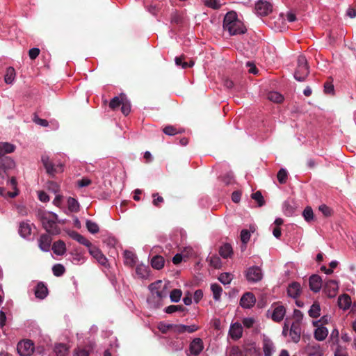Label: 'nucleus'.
<instances>
[{
  "label": "nucleus",
  "mask_w": 356,
  "mask_h": 356,
  "mask_svg": "<svg viewBox=\"0 0 356 356\" xmlns=\"http://www.w3.org/2000/svg\"><path fill=\"white\" fill-rule=\"evenodd\" d=\"M148 288L151 292V296L147 298L148 304L153 308L160 307L163 305V299L168 296L165 286H163L161 280H157L150 284Z\"/></svg>",
  "instance_id": "nucleus-1"
},
{
  "label": "nucleus",
  "mask_w": 356,
  "mask_h": 356,
  "mask_svg": "<svg viewBox=\"0 0 356 356\" xmlns=\"http://www.w3.org/2000/svg\"><path fill=\"white\" fill-rule=\"evenodd\" d=\"M36 216L41 222L43 228L48 233L51 234H59L60 229L57 226L56 222H60V221L58 220L56 213L40 209L37 211Z\"/></svg>",
  "instance_id": "nucleus-2"
},
{
  "label": "nucleus",
  "mask_w": 356,
  "mask_h": 356,
  "mask_svg": "<svg viewBox=\"0 0 356 356\" xmlns=\"http://www.w3.org/2000/svg\"><path fill=\"white\" fill-rule=\"evenodd\" d=\"M297 67L294 72V79L298 81H304L309 74V68L306 57L300 55L297 60Z\"/></svg>",
  "instance_id": "nucleus-3"
},
{
  "label": "nucleus",
  "mask_w": 356,
  "mask_h": 356,
  "mask_svg": "<svg viewBox=\"0 0 356 356\" xmlns=\"http://www.w3.org/2000/svg\"><path fill=\"white\" fill-rule=\"evenodd\" d=\"M245 276L248 282L257 283L263 279L264 273L260 267L253 266L245 270Z\"/></svg>",
  "instance_id": "nucleus-4"
},
{
  "label": "nucleus",
  "mask_w": 356,
  "mask_h": 356,
  "mask_svg": "<svg viewBox=\"0 0 356 356\" xmlns=\"http://www.w3.org/2000/svg\"><path fill=\"white\" fill-rule=\"evenodd\" d=\"M224 31H227L229 35L243 34L247 31L244 24H222Z\"/></svg>",
  "instance_id": "nucleus-5"
},
{
  "label": "nucleus",
  "mask_w": 356,
  "mask_h": 356,
  "mask_svg": "<svg viewBox=\"0 0 356 356\" xmlns=\"http://www.w3.org/2000/svg\"><path fill=\"white\" fill-rule=\"evenodd\" d=\"M41 161L47 172L50 175H54L55 173L63 171V165L60 164L55 166V165L49 161V158L47 155L42 156Z\"/></svg>",
  "instance_id": "nucleus-6"
},
{
  "label": "nucleus",
  "mask_w": 356,
  "mask_h": 356,
  "mask_svg": "<svg viewBox=\"0 0 356 356\" xmlns=\"http://www.w3.org/2000/svg\"><path fill=\"white\" fill-rule=\"evenodd\" d=\"M272 4L266 1L259 0L255 4V11L258 15L266 16L272 12Z\"/></svg>",
  "instance_id": "nucleus-7"
},
{
  "label": "nucleus",
  "mask_w": 356,
  "mask_h": 356,
  "mask_svg": "<svg viewBox=\"0 0 356 356\" xmlns=\"http://www.w3.org/2000/svg\"><path fill=\"white\" fill-rule=\"evenodd\" d=\"M34 346L31 340H26L18 343L17 351L22 356H29L33 351Z\"/></svg>",
  "instance_id": "nucleus-8"
},
{
  "label": "nucleus",
  "mask_w": 356,
  "mask_h": 356,
  "mask_svg": "<svg viewBox=\"0 0 356 356\" xmlns=\"http://www.w3.org/2000/svg\"><path fill=\"white\" fill-rule=\"evenodd\" d=\"M88 251L90 254L98 261L99 264L106 266L108 260L102 251L96 246L91 245Z\"/></svg>",
  "instance_id": "nucleus-9"
},
{
  "label": "nucleus",
  "mask_w": 356,
  "mask_h": 356,
  "mask_svg": "<svg viewBox=\"0 0 356 356\" xmlns=\"http://www.w3.org/2000/svg\"><path fill=\"white\" fill-rule=\"evenodd\" d=\"M256 302V298L251 292L245 293L240 300V305L245 309L252 308Z\"/></svg>",
  "instance_id": "nucleus-10"
},
{
  "label": "nucleus",
  "mask_w": 356,
  "mask_h": 356,
  "mask_svg": "<svg viewBox=\"0 0 356 356\" xmlns=\"http://www.w3.org/2000/svg\"><path fill=\"white\" fill-rule=\"evenodd\" d=\"M204 348L203 341L200 338H195L189 345L190 355H199Z\"/></svg>",
  "instance_id": "nucleus-11"
},
{
  "label": "nucleus",
  "mask_w": 356,
  "mask_h": 356,
  "mask_svg": "<svg viewBox=\"0 0 356 356\" xmlns=\"http://www.w3.org/2000/svg\"><path fill=\"white\" fill-rule=\"evenodd\" d=\"M307 356H323V352L321 346L315 342L309 343L305 347Z\"/></svg>",
  "instance_id": "nucleus-12"
},
{
  "label": "nucleus",
  "mask_w": 356,
  "mask_h": 356,
  "mask_svg": "<svg viewBox=\"0 0 356 356\" xmlns=\"http://www.w3.org/2000/svg\"><path fill=\"white\" fill-rule=\"evenodd\" d=\"M52 238L49 234H43L38 239V246L43 252H49L50 250Z\"/></svg>",
  "instance_id": "nucleus-13"
},
{
  "label": "nucleus",
  "mask_w": 356,
  "mask_h": 356,
  "mask_svg": "<svg viewBox=\"0 0 356 356\" xmlns=\"http://www.w3.org/2000/svg\"><path fill=\"white\" fill-rule=\"evenodd\" d=\"M338 283L335 280H328L325 285L324 291L329 298H334L338 291Z\"/></svg>",
  "instance_id": "nucleus-14"
},
{
  "label": "nucleus",
  "mask_w": 356,
  "mask_h": 356,
  "mask_svg": "<svg viewBox=\"0 0 356 356\" xmlns=\"http://www.w3.org/2000/svg\"><path fill=\"white\" fill-rule=\"evenodd\" d=\"M291 340L294 343L299 342L301 335V327L300 323L298 321H294L292 323L289 332Z\"/></svg>",
  "instance_id": "nucleus-15"
},
{
  "label": "nucleus",
  "mask_w": 356,
  "mask_h": 356,
  "mask_svg": "<svg viewBox=\"0 0 356 356\" xmlns=\"http://www.w3.org/2000/svg\"><path fill=\"white\" fill-rule=\"evenodd\" d=\"M309 285L313 292H318L322 287L321 277L318 275H312L309 279Z\"/></svg>",
  "instance_id": "nucleus-16"
},
{
  "label": "nucleus",
  "mask_w": 356,
  "mask_h": 356,
  "mask_svg": "<svg viewBox=\"0 0 356 356\" xmlns=\"http://www.w3.org/2000/svg\"><path fill=\"white\" fill-rule=\"evenodd\" d=\"M243 327L239 323H233L229 330V335L234 340H238L242 337Z\"/></svg>",
  "instance_id": "nucleus-17"
},
{
  "label": "nucleus",
  "mask_w": 356,
  "mask_h": 356,
  "mask_svg": "<svg viewBox=\"0 0 356 356\" xmlns=\"http://www.w3.org/2000/svg\"><path fill=\"white\" fill-rule=\"evenodd\" d=\"M301 293V286L300 283L293 282L291 283L287 288V294L292 298H297Z\"/></svg>",
  "instance_id": "nucleus-18"
},
{
  "label": "nucleus",
  "mask_w": 356,
  "mask_h": 356,
  "mask_svg": "<svg viewBox=\"0 0 356 356\" xmlns=\"http://www.w3.org/2000/svg\"><path fill=\"white\" fill-rule=\"evenodd\" d=\"M123 255H124V263L126 266H128L132 268L136 264L138 257L134 252H133L132 251H129V250H125L124 252Z\"/></svg>",
  "instance_id": "nucleus-19"
},
{
  "label": "nucleus",
  "mask_w": 356,
  "mask_h": 356,
  "mask_svg": "<svg viewBox=\"0 0 356 356\" xmlns=\"http://www.w3.org/2000/svg\"><path fill=\"white\" fill-rule=\"evenodd\" d=\"M68 235L70 238L77 241L81 245L86 246L88 248L92 245V243L83 235L80 234L76 231H70Z\"/></svg>",
  "instance_id": "nucleus-20"
},
{
  "label": "nucleus",
  "mask_w": 356,
  "mask_h": 356,
  "mask_svg": "<svg viewBox=\"0 0 356 356\" xmlns=\"http://www.w3.org/2000/svg\"><path fill=\"white\" fill-rule=\"evenodd\" d=\"M33 224H30L28 221L22 222L19 226V233L20 236L24 238H29L31 234V226Z\"/></svg>",
  "instance_id": "nucleus-21"
},
{
  "label": "nucleus",
  "mask_w": 356,
  "mask_h": 356,
  "mask_svg": "<svg viewBox=\"0 0 356 356\" xmlns=\"http://www.w3.org/2000/svg\"><path fill=\"white\" fill-rule=\"evenodd\" d=\"M286 314V309L285 307L282 305H280L276 307L272 314H271V318L275 322H280L283 320L284 315Z\"/></svg>",
  "instance_id": "nucleus-22"
},
{
  "label": "nucleus",
  "mask_w": 356,
  "mask_h": 356,
  "mask_svg": "<svg viewBox=\"0 0 356 356\" xmlns=\"http://www.w3.org/2000/svg\"><path fill=\"white\" fill-rule=\"evenodd\" d=\"M338 305L343 310H347L351 305V298L348 294H342L338 298Z\"/></svg>",
  "instance_id": "nucleus-23"
},
{
  "label": "nucleus",
  "mask_w": 356,
  "mask_h": 356,
  "mask_svg": "<svg viewBox=\"0 0 356 356\" xmlns=\"http://www.w3.org/2000/svg\"><path fill=\"white\" fill-rule=\"evenodd\" d=\"M149 267L148 266L144 265L143 264H138L136 268V275L138 276V277L144 280H146L149 277Z\"/></svg>",
  "instance_id": "nucleus-24"
},
{
  "label": "nucleus",
  "mask_w": 356,
  "mask_h": 356,
  "mask_svg": "<svg viewBox=\"0 0 356 356\" xmlns=\"http://www.w3.org/2000/svg\"><path fill=\"white\" fill-rule=\"evenodd\" d=\"M263 350L264 356H271L274 352V345L273 341L267 337L263 339Z\"/></svg>",
  "instance_id": "nucleus-25"
},
{
  "label": "nucleus",
  "mask_w": 356,
  "mask_h": 356,
  "mask_svg": "<svg viewBox=\"0 0 356 356\" xmlns=\"http://www.w3.org/2000/svg\"><path fill=\"white\" fill-rule=\"evenodd\" d=\"M48 294V289L43 282H39L35 286V296L39 299H44Z\"/></svg>",
  "instance_id": "nucleus-26"
},
{
  "label": "nucleus",
  "mask_w": 356,
  "mask_h": 356,
  "mask_svg": "<svg viewBox=\"0 0 356 356\" xmlns=\"http://www.w3.org/2000/svg\"><path fill=\"white\" fill-rule=\"evenodd\" d=\"M52 250L56 255H63L66 252V246L64 241L58 240L52 245Z\"/></svg>",
  "instance_id": "nucleus-27"
},
{
  "label": "nucleus",
  "mask_w": 356,
  "mask_h": 356,
  "mask_svg": "<svg viewBox=\"0 0 356 356\" xmlns=\"http://www.w3.org/2000/svg\"><path fill=\"white\" fill-rule=\"evenodd\" d=\"M328 334V330L325 326L321 325L318 327L314 333V338L319 341H322L327 337Z\"/></svg>",
  "instance_id": "nucleus-28"
},
{
  "label": "nucleus",
  "mask_w": 356,
  "mask_h": 356,
  "mask_svg": "<svg viewBox=\"0 0 356 356\" xmlns=\"http://www.w3.org/2000/svg\"><path fill=\"white\" fill-rule=\"evenodd\" d=\"M15 146L9 143H0V159L5 157L6 154H10L15 151Z\"/></svg>",
  "instance_id": "nucleus-29"
},
{
  "label": "nucleus",
  "mask_w": 356,
  "mask_h": 356,
  "mask_svg": "<svg viewBox=\"0 0 356 356\" xmlns=\"http://www.w3.org/2000/svg\"><path fill=\"white\" fill-rule=\"evenodd\" d=\"M54 351L56 356H67L69 353V346L63 343H57L54 346Z\"/></svg>",
  "instance_id": "nucleus-30"
},
{
  "label": "nucleus",
  "mask_w": 356,
  "mask_h": 356,
  "mask_svg": "<svg viewBox=\"0 0 356 356\" xmlns=\"http://www.w3.org/2000/svg\"><path fill=\"white\" fill-rule=\"evenodd\" d=\"M165 259L162 256L155 255L151 259V266L153 268L160 270L163 268Z\"/></svg>",
  "instance_id": "nucleus-31"
},
{
  "label": "nucleus",
  "mask_w": 356,
  "mask_h": 356,
  "mask_svg": "<svg viewBox=\"0 0 356 356\" xmlns=\"http://www.w3.org/2000/svg\"><path fill=\"white\" fill-rule=\"evenodd\" d=\"M219 254L225 259L230 257L233 254L232 245L229 243H225L220 248Z\"/></svg>",
  "instance_id": "nucleus-32"
},
{
  "label": "nucleus",
  "mask_w": 356,
  "mask_h": 356,
  "mask_svg": "<svg viewBox=\"0 0 356 356\" xmlns=\"http://www.w3.org/2000/svg\"><path fill=\"white\" fill-rule=\"evenodd\" d=\"M211 290L213 293V299L216 301H219L222 292V288L218 284L214 283L211 284Z\"/></svg>",
  "instance_id": "nucleus-33"
},
{
  "label": "nucleus",
  "mask_w": 356,
  "mask_h": 356,
  "mask_svg": "<svg viewBox=\"0 0 356 356\" xmlns=\"http://www.w3.org/2000/svg\"><path fill=\"white\" fill-rule=\"evenodd\" d=\"M309 316L312 318H318L321 315V307L318 302H314L308 311Z\"/></svg>",
  "instance_id": "nucleus-34"
},
{
  "label": "nucleus",
  "mask_w": 356,
  "mask_h": 356,
  "mask_svg": "<svg viewBox=\"0 0 356 356\" xmlns=\"http://www.w3.org/2000/svg\"><path fill=\"white\" fill-rule=\"evenodd\" d=\"M15 70L13 67H8L4 76L5 82L7 84L13 83L15 79Z\"/></svg>",
  "instance_id": "nucleus-35"
},
{
  "label": "nucleus",
  "mask_w": 356,
  "mask_h": 356,
  "mask_svg": "<svg viewBox=\"0 0 356 356\" xmlns=\"http://www.w3.org/2000/svg\"><path fill=\"white\" fill-rule=\"evenodd\" d=\"M222 22L232 23V22H241L238 19V15H237L236 12L234 10H231L225 15Z\"/></svg>",
  "instance_id": "nucleus-36"
},
{
  "label": "nucleus",
  "mask_w": 356,
  "mask_h": 356,
  "mask_svg": "<svg viewBox=\"0 0 356 356\" xmlns=\"http://www.w3.org/2000/svg\"><path fill=\"white\" fill-rule=\"evenodd\" d=\"M125 99V96L124 95H121L120 97L115 96L113 98L111 99L109 103V107L115 110L117 108H118Z\"/></svg>",
  "instance_id": "nucleus-37"
},
{
  "label": "nucleus",
  "mask_w": 356,
  "mask_h": 356,
  "mask_svg": "<svg viewBox=\"0 0 356 356\" xmlns=\"http://www.w3.org/2000/svg\"><path fill=\"white\" fill-rule=\"evenodd\" d=\"M165 312L167 314H172L176 312H188V309L184 307L183 305H170L166 307L164 309Z\"/></svg>",
  "instance_id": "nucleus-38"
},
{
  "label": "nucleus",
  "mask_w": 356,
  "mask_h": 356,
  "mask_svg": "<svg viewBox=\"0 0 356 356\" xmlns=\"http://www.w3.org/2000/svg\"><path fill=\"white\" fill-rule=\"evenodd\" d=\"M86 226L88 231L92 234H97L99 231V225L90 220H86Z\"/></svg>",
  "instance_id": "nucleus-39"
},
{
  "label": "nucleus",
  "mask_w": 356,
  "mask_h": 356,
  "mask_svg": "<svg viewBox=\"0 0 356 356\" xmlns=\"http://www.w3.org/2000/svg\"><path fill=\"white\" fill-rule=\"evenodd\" d=\"M268 99L275 103H281L284 100V97L278 92L272 91L268 94Z\"/></svg>",
  "instance_id": "nucleus-40"
},
{
  "label": "nucleus",
  "mask_w": 356,
  "mask_h": 356,
  "mask_svg": "<svg viewBox=\"0 0 356 356\" xmlns=\"http://www.w3.org/2000/svg\"><path fill=\"white\" fill-rule=\"evenodd\" d=\"M163 131L165 134L171 136L184 132V129H180L178 130L172 125H168L163 128Z\"/></svg>",
  "instance_id": "nucleus-41"
},
{
  "label": "nucleus",
  "mask_w": 356,
  "mask_h": 356,
  "mask_svg": "<svg viewBox=\"0 0 356 356\" xmlns=\"http://www.w3.org/2000/svg\"><path fill=\"white\" fill-rule=\"evenodd\" d=\"M67 205L71 212H77L79 210V203L75 198L70 197L67 200Z\"/></svg>",
  "instance_id": "nucleus-42"
},
{
  "label": "nucleus",
  "mask_w": 356,
  "mask_h": 356,
  "mask_svg": "<svg viewBox=\"0 0 356 356\" xmlns=\"http://www.w3.org/2000/svg\"><path fill=\"white\" fill-rule=\"evenodd\" d=\"M274 32H284L289 29L286 24H267Z\"/></svg>",
  "instance_id": "nucleus-43"
},
{
  "label": "nucleus",
  "mask_w": 356,
  "mask_h": 356,
  "mask_svg": "<svg viewBox=\"0 0 356 356\" xmlns=\"http://www.w3.org/2000/svg\"><path fill=\"white\" fill-rule=\"evenodd\" d=\"M233 279V275L229 273H222L218 277V280L224 285L229 284Z\"/></svg>",
  "instance_id": "nucleus-44"
},
{
  "label": "nucleus",
  "mask_w": 356,
  "mask_h": 356,
  "mask_svg": "<svg viewBox=\"0 0 356 356\" xmlns=\"http://www.w3.org/2000/svg\"><path fill=\"white\" fill-rule=\"evenodd\" d=\"M1 161V165L6 169H11L15 167V161L8 156L3 157L0 159Z\"/></svg>",
  "instance_id": "nucleus-45"
},
{
  "label": "nucleus",
  "mask_w": 356,
  "mask_h": 356,
  "mask_svg": "<svg viewBox=\"0 0 356 356\" xmlns=\"http://www.w3.org/2000/svg\"><path fill=\"white\" fill-rule=\"evenodd\" d=\"M302 216L304 217V219L307 222H309L314 219V212L310 207H307L303 212H302Z\"/></svg>",
  "instance_id": "nucleus-46"
},
{
  "label": "nucleus",
  "mask_w": 356,
  "mask_h": 356,
  "mask_svg": "<svg viewBox=\"0 0 356 356\" xmlns=\"http://www.w3.org/2000/svg\"><path fill=\"white\" fill-rule=\"evenodd\" d=\"M288 172L287 170L284 168H281L277 175V180L281 184H285L286 182Z\"/></svg>",
  "instance_id": "nucleus-47"
},
{
  "label": "nucleus",
  "mask_w": 356,
  "mask_h": 356,
  "mask_svg": "<svg viewBox=\"0 0 356 356\" xmlns=\"http://www.w3.org/2000/svg\"><path fill=\"white\" fill-rule=\"evenodd\" d=\"M182 292L180 289H173L170 294V298L171 302H179Z\"/></svg>",
  "instance_id": "nucleus-48"
},
{
  "label": "nucleus",
  "mask_w": 356,
  "mask_h": 356,
  "mask_svg": "<svg viewBox=\"0 0 356 356\" xmlns=\"http://www.w3.org/2000/svg\"><path fill=\"white\" fill-rule=\"evenodd\" d=\"M52 271L55 276L60 277L64 274L65 269L63 265L57 264L53 266Z\"/></svg>",
  "instance_id": "nucleus-49"
},
{
  "label": "nucleus",
  "mask_w": 356,
  "mask_h": 356,
  "mask_svg": "<svg viewBox=\"0 0 356 356\" xmlns=\"http://www.w3.org/2000/svg\"><path fill=\"white\" fill-rule=\"evenodd\" d=\"M251 197L258 203L259 207H262L264 205L265 201L261 193L259 191L252 193Z\"/></svg>",
  "instance_id": "nucleus-50"
},
{
  "label": "nucleus",
  "mask_w": 356,
  "mask_h": 356,
  "mask_svg": "<svg viewBox=\"0 0 356 356\" xmlns=\"http://www.w3.org/2000/svg\"><path fill=\"white\" fill-rule=\"evenodd\" d=\"M210 265L215 268H220L222 265L220 259L216 255H213L209 258Z\"/></svg>",
  "instance_id": "nucleus-51"
},
{
  "label": "nucleus",
  "mask_w": 356,
  "mask_h": 356,
  "mask_svg": "<svg viewBox=\"0 0 356 356\" xmlns=\"http://www.w3.org/2000/svg\"><path fill=\"white\" fill-rule=\"evenodd\" d=\"M204 4L213 9H218L222 5L220 0H204Z\"/></svg>",
  "instance_id": "nucleus-52"
},
{
  "label": "nucleus",
  "mask_w": 356,
  "mask_h": 356,
  "mask_svg": "<svg viewBox=\"0 0 356 356\" xmlns=\"http://www.w3.org/2000/svg\"><path fill=\"white\" fill-rule=\"evenodd\" d=\"M121 111L124 115H129L131 111V104L130 102L125 98L122 103Z\"/></svg>",
  "instance_id": "nucleus-53"
},
{
  "label": "nucleus",
  "mask_w": 356,
  "mask_h": 356,
  "mask_svg": "<svg viewBox=\"0 0 356 356\" xmlns=\"http://www.w3.org/2000/svg\"><path fill=\"white\" fill-rule=\"evenodd\" d=\"M280 16L282 17L283 20H288L289 22H293L297 20L296 15L290 11H288L286 13H280Z\"/></svg>",
  "instance_id": "nucleus-54"
},
{
  "label": "nucleus",
  "mask_w": 356,
  "mask_h": 356,
  "mask_svg": "<svg viewBox=\"0 0 356 356\" xmlns=\"http://www.w3.org/2000/svg\"><path fill=\"white\" fill-rule=\"evenodd\" d=\"M173 324L160 323L159 325V329L162 333H166L168 331L172 332Z\"/></svg>",
  "instance_id": "nucleus-55"
},
{
  "label": "nucleus",
  "mask_w": 356,
  "mask_h": 356,
  "mask_svg": "<svg viewBox=\"0 0 356 356\" xmlns=\"http://www.w3.org/2000/svg\"><path fill=\"white\" fill-rule=\"evenodd\" d=\"M240 236L242 243L246 244L250 240V232L248 229H242Z\"/></svg>",
  "instance_id": "nucleus-56"
},
{
  "label": "nucleus",
  "mask_w": 356,
  "mask_h": 356,
  "mask_svg": "<svg viewBox=\"0 0 356 356\" xmlns=\"http://www.w3.org/2000/svg\"><path fill=\"white\" fill-rule=\"evenodd\" d=\"M33 121L42 127H46L49 125V122L47 120L40 118L37 115H34Z\"/></svg>",
  "instance_id": "nucleus-57"
},
{
  "label": "nucleus",
  "mask_w": 356,
  "mask_h": 356,
  "mask_svg": "<svg viewBox=\"0 0 356 356\" xmlns=\"http://www.w3.org/2000/svg\"><path fill=\"white\" fill-rule=\"evenodd\" d=\"M73 356H89V352L85 348L78 347L74 349Z\"/></svg>",
  "instance_id": "nucleus-58"
},
{
  "label": "nucleus",
  "mask_w": 356,
  "mask_h": 356,
  "mask_svg": "<svg viewBox=\"0 0 356 356\" xmlns=\"http://www.w3.org/2000/svg\"><path fill=\"white\" fill-rule=\"evenodd\" d=\"M184 324H173L172 332L174 334H184Z\"/></svg>",
  "instance_id": "nucleus-59"
},
{
  "label": "nucleus",
  "mask_w": 356,
  "mask_h": 356,
  "mask_svg": "<svg viewBox=\"0 0 356 356\" xmlns=\"http://www.w3.org/2000/svg\"><path fill=\"white\" fill-rule=\"evenodd\" d=\"M40 50L39 48L33 47L29 51V56L31 60L35 59L40 54Z\"/></svg>",
  "instance_id": "nucleus-60"
},
{
  "label": "nucleus",
  "mask_w": 356,
  "mask_h": 356,
  "mask_svg": "<svg viewBox=\"0 0 356 356\" xmlns=\"http://www.w3.org/2000/svg\"><path fill=\"white\" fill-rule=\"evenodd\" d=\"M77 186L80 188L86 187L91 184V180L88 178L83 177L77 181Z\"/></svg>",
  "instance_id": "nucleus-61"
},
{
  "label": "nucleus",
  "mask_w": 356,
  "mask_h": 356,
  "mask_svg": "<svg viewBox=\"0 0 356 356\" xmlns=\"http://www.w3.org/2000/svg\"><path fill=\"white\" fill-rule=\"evenodd\" d=\"M152 197L154 198L152 203L155 207H159L160 204L163 203L164 201L163 198L161 196L159 195L158 193H154L152 195Z\"/></svg>",
  "instance_id": "nucleus-62"
},
{
  "label": "nucleus",
  "mask_w": 356,
  "mask_h": 356,
  "mask_svg": "<svg viewBox=\"0 0 356 356\" xmlns=\"http://www.w3.org/2000/svg\"><path fill=\"white\" fill-rule=\"evenodd\" d=\"M229 356H243V353L238 346H233L229 351Z\"/></svg>",
  "instance_id": "nucleus-63"
},
{
  "label": "nucleus",
  "mask_w": 356,
  "mask_h": 356,
  "mask_svg": "<svg viewBox=\"0 0 356 356\" xmlns=\"http://www.w3.org/2000/svg\"><path fill=\"white\" fill-rule=\"evenodd\" d=\"M334 356H348V354L341 346L338 345L336 350L334 351Z\"/></svg>",
  "instance_id": "nucleus-64"
}]
</instances>
